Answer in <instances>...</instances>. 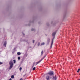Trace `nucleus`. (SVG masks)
<instances>
[{"mask_svg":"<svg viewBox=\"0 0 80 80\" xmlns=\"http://www.w3.org/2000/svg\"><path fill=\"white\" fill-rule=\"evenodd\" d=\"M9 64L10 65L9 69H12L13 66V62H12V60H11L9 62Z\"/></svg>","mask_w":80,"mask_h":80,"instance_id":"obj_1","label":"nucleus"},{"mask_svg":"<svg viewBox=\"0 0 80 80\" xmlns=\"http://www.w3.org/2000/svg\"><path fill=\"white\" fill-rule=\"evenodd\" d=\"M53 38L52 41V42L51 43V46H50V49H51V48H52V45H53V40H54V39H55V36H53Z\"/></svg>","mask_w":80,"mask_h":80,"instance_id":"obj_2","label":"nucleus"},{"mask_svg":"<svg viewBox=\"0 0 80 80\" xmlns=\"http://www.w3.org/2000/svg\"><path fill=\"white\" fill-rule=\"evenodd\" d=\"M48 74L50 75V76H52V77H53V71L49 72H48Z\"/></svg>","mask_w":80,"mask_h":80,"instance_id":"obj_3","label":"nucleus"},{"mask_svg":"<svg viewBox=\"0 0 80 80\" xmlns=\"http://www.w3.org/2000/svg\"><path fill=\"white\" fill-rule=\"evenodd\" d=\"M50 39L49 38H48L47 42V45H48L49 44V43H50Z\"/></svg>","mask_w":80,"mask_h":80,"instance_id":"obj_4","label":"nucleus"},{"mask_svg":"<svg viewBox=\"0 0 80 80\" xmlns=\"http://www.w3.org/2000/svg\"><path fill=\"white\" fill-rule=\"evenodd\" d=\"M7 43V42L6 41L4 42L3 45L6 47Z\"/></svg>","mask_w":80,"mask_h":80,"instance_id":"obj_5","label":"nucleus"},{"mask_svg":"<svg viewBox=\"0 0 80 80\" xmlns=\"http://www.w3.org/2000/svg\"><path fill=\"white\" fill-rule=\"evenodd\" d=\"M47 80H50V76H47L46 77Z\"/></svg>","mask_w":80,"mask_h":80,"instance_id":"obj_6","label":"nucleus"},{"mask_svg":"<svg viewBox=\"0 0 80 80\" xmlns=\"http://www.w3.org/2000/svg\"><path fill=\"white\" fill-rule=\"evenodd\" d=\"M56 32H54L52 33V36L53 37H55V35H56Z\"/></svg>","mask_w":80,"mask_h":80,"instance_id":"obj_7","label":"nucleus"},{"mask_svg":"<svg viewBox=\"0 0 80 80\" xmlns=\"http://www.w3.org/2000/svg\"><path fill=\"white\" fill-rule=\"evenodd\" d=\"M57 77H56V76H55L53 77V79L54 80H57Z\"/></svg>","mask_w":80,"mask_h":80,"instance_id":"obj_8","label":"nucleus"},{"mask_svg":"<svg viewBox=\"0 0 80 80\" xmlns=\"http://www.w3.org/2000/svg\"><path fill=\"white\" fill-rule=\"evenodd\" d=\"M17 55H21V53L20 52H18Z\"/></svg>","mask_w":80,"mask_h":80,"instance_id":"obj_9","label":"nucleus"},{"mask_svg":"<svg viewBox=\"0 0 80 80\" xmlns=\"http://www.w3.org/2000/svg\"><path fill=\"white\" fill-rule=\"evenodd\" d=\"M14 75H12L11 76V78H14Z\"/></svg>","mask_w":80,"mask_h":80,"instance_id":"obj_10","label":"nucleus"},{"mask_svg":"<svg viewBox=\"0 0 80 80\" xmlns=\"http://www.w3.org/2000/svg\"><path fill=\"white\" fill-rule=\"evenodd\" d=\"M31 30L32 31H34V32H35V29L34 28H32Z\"/></svg>","mask_w":80,"mask_h":80,"instance_id":"obj_11","label":"nucleus"},{"mask_svg":"<svg viewBox=\"0 0 80 80\" xmlns=\"http://www.w3.org/2000/svg\"><path fill=\"white\" fill-rule=\"evenodd\" d=\"M13 62L14 63H16V60H15V59L13 60Z\"/></svg>","mask_w":80,"mask_h":80,"instance_id":"obj_12","label":"nucleus"},{"mask_svg":"<svg viewBox=\"0 0 80 80\" xmlns=\"http://www.w3.org/2000/svg\"><path fill=\"white\" fill-rule=\"evenodd\" d=\"M41 45H45V42H42L41 43Z\"/></svg>","mask_w":80,"mask_h":80,"instance_id":"obj_13","label":"nucleus"},{"mask_svg":"<svg viewBox=\"0 0 80 80\" xmlns=\"http://www.w3.org/2000/svg\"><path fill=\"white\" fill-rule=\"evenodd\" d=\"M41 55H42L43 53V50H42V51L41 52Z\"/></svg>","mask_w":80,"mask_h":80,"instance_id":"obj_14","label":"nucleus"},{"mask_svg":"<svg viewBox=\"0 0 80 80\" xmlns=\"http://www.w3.org/2000/svg\"><path fill=\"white\" fill-rule=\"evenodd\" d=\"M35 62H33V65L32 66V68H33V67H34V65H35Z\"/></svg>","mask_w":80,"mask_h":80,"instance_id":"obj_15","label":"nucleus"},{"mask_svg":"<svg viewBox=\"0 0 80 80\" xmlns=\"http://www.w3.org/2000/svg\"><path fill=\"white\" fill-rule=\"evenodd\" d=\"M41 61L40 60V61H39L38 62H37V64H38V63H40V62H41Z\"/></svg>","mask_w":80,"mask_h":80,"instance_id":"obj_16","label":"nucleus"},{"mask_svg":"<svg viewBox=\"0 0 80 80\" xmlns=\"http://www.w3.org/2000/svg\"><path fill=\"white\" fill-rule=\"evenodd\" d=\"M36 68L35 67H34V68H32L33 70H35V69Z\"/></svg>","mask_w":80,"mask_h":80,"instance_id":"obj_17","label":"nucleus"},{"mask_svg":"<svg viewBox=\"0 0 80 80\" xmlns=\"http://www.w3.org/2000/svg\"><path fill=\"white\" fill-rule=\"evenodd\" d=\"M45 58L43 57V58H42V59L40 60V61H41L42 60H43V59Z\"/></svg>","mask_w":80,"mask_h":80,"instance_id":"obj_18","label":"nucleus"},{"mask_svg":"<svg viewBox=\"0 0 80 80\" xmlns=\"http://www.w3.org/2000/svg\"><path fill=\"white\" fill-rule=\"evenodd\" d=\"M38 46H39V45H40V43L38 42Z\"/></svg>","mask_w":80,"mask_h":80,"instance_id":"obj_19","label":"nucleus"},{"mask_svg":"<svg viewBox=\"0 0 80 80\" xmlns=\"http://www.w3.org/2000/svg\"><path fill=\"white\" fill-rule=\"evenodd\" d=\"M18 60H20V57H18Z\"/></svg>","mask_w":80,"mask_h":80,"instance_id":"obj_20","label":"nucleus"},{"mask_svg":"<svg viewBox=\"0 0 80 80\" xmlns=\"http://www.w3.org/2000/svg\"><path fill=\"white\" fill-rule=\"evenodd\" d=\"M32 43H35V40H32Z\"/></svg>","mask_w":80,"mask_h":80,"instance_id":"obj_21","label":"nucleus"},{"mask_svg":"<svg viewBox=\"0 0 80 80\" xmlns=\"http://www.w3.org/2000/svg\"><path fill=\"white\" fill-rule=\"evenodd\" d=\"M2 64H3V62H0V65H2Z\"/></svg>","mask_w":80,"mask_h":80,"instance_id":"obj_22","label":"nucleus"},{"mask_svg":"<svg viewBox=\"0 0 80 80\" xmlns=\"http://www.w3.org/2000/svg\"><path fill=\"white\" fill-rule=\"evenodd\" d=\"M80 69H78V70L77 71V72H78H78H79V71H80Z\"/></svg>","mask_w":80,"mask_h":80,"instance_id":"obj_23","label":"nucleus"},{"mask_svg":"<svg viewBox=\"0 0 80 80\" xmlns=\"http://www.w3.org/2000/svg\"><path fill=\"white\" fill-rule=\"evenodd\" d=\"M23 41L24 42H28V41H27V40H23Z\"/></svg>","mask_w":80,"mask_h":80,"instance_id":"obj_24","label":"nucleus"},{"mask_svg":"<svg viewBox=\"0 0 80 80\" xmlns=\"http://www.w3.org/2000/svg\"><path fill=\"white\" fill-rule=\"evenodd\" d=\"M22 67H20V68H19V70H22Z\"/></svg>","mask_w":80,"mask_h":80,"instance_id":"obj_25","label":"nucleus"},{"mask_svg":"<svg viewBox=\"0 0 80 80\" xmlns=\"http://www.w3.org/2000/svg\"><path fill=\"white\" fill-rule=\"evenodd\" d=\"M22 34H23V35H25V34L23 33H22Z\"/></svg>","mask_w":80,"mask_h":80,"instance_id":"obj_26","label":"nucleus"},{"mask_svg":"<svg viewBox=\"0 0 80 80\" xmlns=\"http://www.w3.org/2000/svg\"><path fill=\"white\" fill-rule=\"evenodd\" d=\"M45 57H46V55L44 56L43 57L45 58Z\"/></svg>","mask_w":80,"mask_h":80,"instance_id":"obj_27","label":"nucleus"},{"mask_svg":"<svg viewBox=\"0 0 80 80\" xmlns=\"http://www.w3.org/2000/svg\"><path fill=\"white\" fill-rule=\"evenodd\" d=\"M29 48H32V47H30Z\"/></svg>","mask_w":80,"mask_h":80,"instance_id":"obj_28","label":"nucleus"},{"mask_svg":"<svg viewBox=\"0 0 80 80\" xmlns=\"http://www.w3.org/2000/svg\"><path fill=\"white\" fill-rule=\"evenodd\" d=\"M9 80H12V79L10 78Z\"/></svg>","mask_w":80,"mask_h":80,"instance_id":"obj_29","label":"nucleus"},{"mask_svg":"<svg viewBox=\"0 0 80 80\" xmlns=\"http://www.w3.org/2000/svg\"><path fill=\"white\" fill-rule=\"evenodd\" d=\"M37 64H37V63L36 64V65H37Z\"/></svg>","mask_w":80,"mask_h":80,"instance_id":"obj_30","label":"nucleus"},{"mask_svg":"<svg viewBox=\"0 0 80 80\" xmlns=\"http://www.w3.org/2000/svg\"><path fill=\"white\" fill-rule=\"evenodd\" d=\"M25 75H24L23 76L24 77H25Z\"/></svg>","mask_w":80,"mask_h":80,"instance_id":"obj_31","label":"nucleus"},{"mask_svg":"<svg viewBox=\"0 0 80 80\" xmlns=\"http://www.w3.org/2000/svg\"><path fill=\"white\" fill-rule=\"evenodd\" d=\"M79 80H80V79H79Z\"/></svg>","mask_w":80,"mask_h":80,"instance_id":"obj_32","label":"nucleus"}]
</instances>
